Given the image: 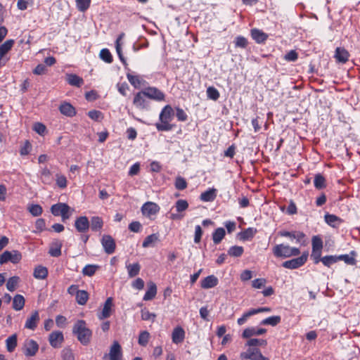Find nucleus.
Instances as JSON below:
<instances>
[{
  "label": "nucleus",
  "mask_w": 360,
  "mask_h": 360,
  "mask_svg": "<svg viewBox=\"0 0 360 360\" xmlns=\"http://www.w3.org/2000/svg\"><path fill=\"white\" fill-rule=\"evenodd\" d=\"M338 262L344 261L347 264L355 265L356 261L354 257H350L349 255H338Z\"/></svg>",
  "instance_id": "obj_59"
},
{
  "label": "nucleus",
  "mask_w": 360,
  "mask_h": 360,
  "mask_svg": "<svg viewBox=\"0 0 360 360\" xmlns=\"http://www.w3.org/2000/svg\"><path fill=\"white\" fill-rule=\"evenodd\" d=\"M312 250H322L323 248V240L319 236H314L311 240Z\"/></svg>",
  "instance_id": "obj_50"
},
{
  "label": "nucleus",
  "mask_w": 360,
  "mask_h": 360,
  "mask_svg": "<svg viewBox=\"0 0 360 360\" xmlns=\"http://www.w3.org/2000/svg\"><path fill=\"white\" fill-rule=\"evenodd\" d=\"M101 243L105 253L111 255L115 252L116 243L110 235L104 234L101 238Z\"/></svg>",
  "instance_id": "obj_9"
},
{
  "label": "nucleus",
  "mask_w": 360,
  "mask_h": 360,
  "mask_svg": "<svg viewBox=\"0 0 360 360\" xmlns=\"http://www.w3.org/2000/svg\"><path fill=\"white\" fill-rule=\"evenodd\" d=\"M252 38L257 43H264L268 38V35L263 31L254 28L250 32Z\"/></svg>",
  "instance_id": "obj_25"
},
{
  "label": "nucleus",
  "mask_w": 360,
  "mask_h": 360,
  "mask_svg": "<svg viewBox=\"0 0 360 360\" xmlns=\"http://www.w3.org/2000/svg\"><path fill=\"white\" fill-rule=\"evenodd\" d=\"M175 207L178 212H181L188 209V203L186 200H178L175 203Z\"/></svg>",
  "instance_id": "obj_58"
},
{
  "label": "nucleus",
  "mask_w": 360,
  "mask_h": 360,
  "mask_svg": "<svg viewBox=\"0 0 360 360\" xmlns=\"http://www.w3.org/2000/svg\"><path fill=\"white\" fill-rule=\"evenodd\" d=\"M206 92L207 98L212 101L218 100L220 96L219 91L214 86H209Z\"/></svg>",
  "instance_id": "obj_47"
},
{
  "label": "nucleus",
  "mask_w": 360,
  "mask_h": 360,
  "mask_svg": "<svg viewBox=\"0 0 360 360\" xmlns=\"http://www.w3.org/2000/svg\"><path fill=\"white\" fill-rule=\"evenodd\" d=\"M39 350L38 343L32 340L27 339L23 345V353L26 356H34Z\"/></svg>",
  "instance_id": "obj_10"
},
{
  "label": "nucleus",
  "mask_w": 360,
  "mask_h": 360,
  "mask_svg": "<svg viewBox=\"0 0 360 360\" xmlns=\"http://www.w3.org/2000/svg\"><path fill=\"white\" fill-rule=\"evenodd\" d=\"M72 333L83 345H87L92 335L91 330L86 326L84 320H78L73 326Z\"/></svg>",
  "instance_id": "obj_2"
},
{
  "label": "nucleus",
  "mask_w": 360,
  "mask_h": 360,
  "mask_svg": "<svg viewBox=\"0 0 360 360\" xmlns=\"http://www.w3.org/2000/svg\"><path fill=\"white\" fill-rule=\"evenodd\" d=\"M90 222V227L93 231H100L103 226V221L101 217L95 216L91 217Z\"/></svg>",
  "instance_id": "obj_33"
},
{
  "label": "nucleus",
  "mask_w": 360,
  "mask_h": 360,
  "mask_svg": "<svg viewBox=\"0 0 360 360\" xmlns=\"http://www.w3.org/2000/svg\"><path fill=\"white\" fill-rule=\"evenodd\" d=\"M100 58L105 62L110 63L112 62V56L110 51L107 49H103L100 52Z\"/></svg>",
  "instance_id": "obj_54"
},
{
  "label": "nucleus",
  "mask_w": 360,
  "mask_h": 360,
  "mask_svg": "<svg viewBox=\"0 0 360 360\" xmlns=\"http://www.w3.org/2000/svg\"><path fill=\"white\" fill-rule=\"evenodd\" d=\"M89 299V294L86 290H80L76 295V301L79 305H84Z\"/></svg>",
  "instance_id": "obj_42"
},
{
  "label": "nucleus",
  "mask_w": 360,
  "mask_h": 360,
  "mask_svg": "<svg viewBox=\"0 0 360 360\" xmlns=\"http://www.w3.org/2000/svg\"><path fill=\"white\" fill-rule=\"evenodd\" d=\"M28 211L34 217H39L43 212L42 207L38 204H32L28 207Z\"/></svg>",
  "instance_id": "obj_49"
},
{
  "label": "nucleus",
  "mask_w": 360,
  "mask_h": 360,
  "mask_svg": "<svg viewBox=\"0 0 360 360\" xmlns=\"http://www.w3.org/2000/svg\"><path fill=\"white\" fill-rule=\"evenodd\" d=\"M314 184L316 189H323L326 187V179L321 174H316L314 176Z\"/></svg>",
  "instance_id": "obj_41"
},
{
  "label": "nucleus",
  "mask_w": 360,
  "mask_h": 360,
  "mask_svg": "<svg viewBox=\"0 0 360 360\" xmlns=\"http://www.w3.org/2000/svg\"><path fill=\"white\" fill-rule=\"evenodd\" d=\"M76 230L79 233H86L90 227V222L86 216L77 217L75 221Z\"/></svg>",
  "instance_id": "obj_15"
},
{
  "label": "nucleus",
  "mask_w": 360,
  "mask_h": 360,
  "mask_svg": "<svg viewBox=\"0 0 360 360\" xmlns=\"http://www.w3.org/2000/svg\"><path fill=\"white\" fill-rule=\"evenodd\" d=\"M128 228L131 232L139 233L141 231L142 225L139 221H135L130 223Z\"/></svg>",
  "instance_id": "obj_63"
},
{
  "label": "nucleus",
  "mask_w": 360,
  "mask_h": 360,
  "mask_svg": "<svg viewBox=\"0 0 360 360\" xmlns=\"http://www.w3.org/2000/svg\"><path fill=\"white\" fill-rule=\"evenodd\" d=\"M98 269H99L98 265L87 264L83 268L82 274L84 276H92Z\"/></svg>",
  "instance_id": "obj_46"
},
{
  "label": "nucleus",
  "mask_w": 360,
  "mask_h": 360,
  "mask_svg": "<svg viewBox=\"0 0 360 360\" xmlns=\"http://www.w3.org/2000/svg\"><path fill=\"white\" fill-rule=\"evenodd\" d=\"M266 345H267V342L266 340L257 339V338L250 339L245 343V346H248L249 347H255L256 346L264 347Z\"/></svg>",
  "instance_id": "obj_44"
},
{
  "label": "nucleus",
  "mask_w": 360,
  "mask_h": 360,
  "mask_svg": "<svg viewBox=\"0 0 360 360\" xmlns=\"http://www.w3.org/2000/svg\"><path fill=\"white\" fill-rule=\"evenodd\" d=\"M157 294V286L153 282H150L148 283V288L146 290L144 296L143 300L148 301L153 300Z\"/></svg>",
  "instance_id": "obj_31"
},
{
  "label": "nucleus",
  "mask_w": 360,
  "mask_h": 360,
  "mask_svg": "<svg viewBox=\"0 0 360 360\" xmlns=\"http://www.w3.org/2000/svg\"><path fill=\"white\" fill-rule=\"evenodd\" d=\"M51 175V173L50 170L46 167L44 168L41 173L42 182L44 184H50L52 181Z\"/></svg>",
  "instance_id": "obj_53"
},
{
  "label": "nucleus",
  "mask_w": 360,
  "mask_h": 360,
  "mask_svg": "<svg viewBox=\"0 0 360 360\" xmlns=\"http://www.w3.org/2000/svg\"><path fill=\"white\" fill-rule=\"evenodd\" d=\"M307 258L308 252H305L302 253V255L300 257L292 259L290 260L285 261L282 264V266L286 269H295L303 266L307 262Z\"/></svg>",
  "instance_id": "obj_6"
},
{
  "label": "nucleus",
  "mask_w": 360,
  "mask_h": 360,
  "mask_svg": "<svg viewBox=\"0 0 360 360\" xmlns=\"http://www.w3.org/2000/svg\"><path fill=\"white\" fill-rule=\"evenodd\" d=\"M325 221L328 225L333 227H335L342 221V220L336 215L330 214H326L325 215Z\"/></svg>",
  "instance_id": "obj_40"
},
{
  "label": "nucleus",
  "mask_w": 360,
  "mask_h": 360,
  "mask_svg": "<svg viewBox=\"0 0 360 360\" xmlns=\"http://www.w3.org/2000/svg\"><path fill=\"white\" fill-rule=\"evenodd\" d=\"M17 343L18 336L15 333L9 336L6 340L7 351L9 352H13L17 347Z\"/></svg>",
  "instance_id": "obj_35"
},
{
  "label": "nucleus",
  "mask_w": 360,
  "mask_h": 360,
  "mask_svg": "<svg viewBox=\"0 0 360 360\" xmlns=\"http://www.w3.org/2000/svg\"><path fill=\"white\" fill-rule=\"evenodd\" d=\"M49 341L53 348L60 347L64 341L63 333L61 331H53L49 335Z\"/></svg>",
  "instance_id": "obj_14"
},
{
  "label": "nucleus",
  "mask_w": 360,
  "mask_h": 360,
  "mask_svg": "<svg viewBox=\"0 0 360 360\" xmlns=\"http://www.w3.org/2000/svg\"><path fill=\"white\" fill-rule=\"evenodd\" d=\"M19 281L20 278L18 276L11 277L7 281L6 288L11 292L14 291L16 289Z\"/></svg>",
  "instance_id": "obj_48"
},
{
  "label": "nucleus",
  "mask_w": 360,
  "mask_h": 360,
  "mask_svg": "<svg viewBox=\"0 0 360 360\" xmlns=\"http://www.w3.org/2000/svg\"><path fill=\"white\" fill-rule=\"evenodd\" d=\"M266 329H265V328L256 329L254 327L247 328L243 330V332L242 333V337L243 338H250V337H252L253 335H263V334L266 333Z\"/></svg>",
  "instance_id": "obj_27"
},
{
  "label": "nucleus",
  "mask_w": 360,
  "mask_h": 360,
  "mask_svg": "<svg viewBox=\"0 0 360 360\" xmlns=\"http://www.w3.org/2000/svg\"><path fill=\"white\" fill-rule=\"evenodd\" d=\"M14 40L8 39L6 40L4 44L0 45V59H4V56L13 47Z\"/></svg>",
  "instance_id": "obj_37"
},
{
  "label": "nucleus",
  "mask_w": 360,
  "mask_h": 360,
  "mask_svg": "<svg viewBox=\"0 0 360 360\" xmlns=\"http://www.w3.org/2000/svg\"><path fill=\"white\" fill-rule=\"evenodd\" d=\"M143 93L146 97L156 101H162L165 98V94L154 86H149L146 88L144 90H143Z\"/></svg>",
  "instance_id": "obj_8"
},
{
  "label": "nucleus",
  "mask_w": 360,
  "mask_h": 360,
  "mask_svg": "<svg viewBox=\"0 0 360 360\" xmlns=\"http://www.w3.org/2000/svg\"><path fill=\"white\" fill-rule=\"evenodd\" d=\"M243 252L244 249L242 246L233 245L229 249L228 254L231 257H239L243 255Z\"/></svg>",
  "instance_id": "obj_43"
},
{
  "label": "nucleus",
  "mask_w": 360,
  "mask_h": 360,
  "mask_svg": "<svg viewBox=\"0 0 360 360\" xmlns=\"http://www.w3.org/2000/svg\"><path fill=\"white\" fill-rule=\"evenodd\" d=\"M33 130L38 134L42 136L44 134L46 130V127L44 124L41 122H36L34 124Z\"/></svg>",
  "instance_id": "obj_62"
},
{
  "label": "nucleus",
  "mask_w": 360,
  "mask_h": 360,
  "mask_svg": "<svg viewBox=\"0 0 360 360\" xmlns=\"http://www.w3.org/2000/svg\"><path fill=\"white\" fill-rule=\"evenodd\" d=\"M174 185L177 190L182 191L187 187V182L184 178L181 176H177L176 178Z\"/></svg>",
  "instance_id": "obj_57"
},
{
  "label": "nucleus",
  "mask_w": 360,
  "mask_h": 360,
  "mask_svg": "<svg viewBox=\"0 0 360 360\" xmlns=\"http://www.w3.org/2000/svg\"><path fill=\"white\" fill-rule=\"evenodd\" d=\"M218 283V278L214 275H210L201 281V287L204 289H209L217 285Z\"/></svg>",
  "instance_id": "obj_26"
},
{
  "label": "nucleus",
  "mask_w": 360,
  "mask_h": 360,
  "mask_svg": "<svg viewBox=\"0 0 360 360\" xmlns=\"http://www.w3.org/2000/svg\"><path fill=\"white\" fill-rule=\"evenodd\" d=\"M281 321V317L280 316H272L266 319H263L261 321L262 325L276 326Z\"/></svg>",
  "instance_id": "obj_38"
},
{
  "label": "nucleus",
  "mask_w": 360,
  "mask_h": 360,
  "mask_svg": "<svg viewBox=\"0 0 360 360\" xmlns=\"http://www.w3.org/2000/svg\"><path fill=\"white\" fill-rule=\"evenodd\" d=\"M70 210V207L68 204L63 202L54 204L51 207V212L52 214L56 217L61 216V214Z\"/></svg>",
  "instance_id": "obj_17"
},
{
  "label": "nucleus",
  "mask_w": 360,
  "mask_h": 360,
  "mask_svg": "<svg viewBox=\"0 0 360 360\" xmlns=\"http://www.w3.org/2000/svg\"><path fill=\"white\" fill-rule=\"evenodd\" d=\"M149 338H150V333L146 330L142 331L140 333V334L139 335L138 342L140 345L144 347L148 344Z\"/></svg>",
  "instance_id": "obj_51"
},
{
  "label": "nucleus",
  "mask_w": 360,
  "mask_h": 360,
  "mask_svg": "<svg viewBox=\"0 0 360 360\" xmlns=\"http://www.w3.org/2000/svg\"><path fill=\"white\" fill-rule=\"evenodd\" d=\"M240 358L241 360H269L257 347H249L245 352L240 354Z\"/></svg>",
  "instance_id": "obj_4"
},
{
  "label": "nucleus",
  "mask_w": 360,
  "mask_h": 360,
  "mask_svg": "<svg viewBox=\"0 0 360 360\" xmlns=\"http://www.w3.org/2000/svg\"><path fill=\"white\" fill-rule=\"evenodd\" d=\"M338 262V255H327L322 257L321 262L327 267H330Z\"/></svg>",
  "instance_id": "obj_45"
},
{
  "label": "nucleus",
  "mask_w": 360,
  "mask_h": 360,
  "mask_svg": "<svg viewBox=\"0 0 360 360\" xmlns=\"http://www.w3.org/2000/svg\"><path fill=\"white\" fill-rule=\"evenodd\" d=\"M174 115V110L170 105H165L161 110L159 120L160 122L155 123L158 131H168L173 129L176 125L170 124Z\"/></svg>",
  "instance_id": "obj_1"
},
{
  "label": "nucleus",
  "mask_w": 360,
  "mask_h": 360,
  "mask_svg": "<svg viewBox=\"0 0 360 360\" xmlns=\"http://www.w3.org/2000/svg\"><path fill=\"white\" fill-rule=\"evenodd\" d=\"M159 240V234L158 233H153L148 236L143 240L142 243L143 248H148L150 246H153V244Z\"/></svg>",
  "instance_id": "obj_39"
},
{
  "label": "nucleus",
  "mask_w": 360,
  "mask_h": 360,
  "mask_svg": "<svg viewBox=\"0 0 360 360\" xmlns=\"http://www.w3.org/2000/svg\"><path fill=\"white\" fill-rule=\"evenodd\" d=\"M126 269L127 270L129 277L134 278L139 274L141 270V265L139 262L134 264H126Z\"/></svg>",
  "instance_id": "obj_29"
},
{
  "label": "nucleus",
  "mask_w": 360,
  "mask_h": 360,
  "mask_svg": "<svg viewBox=\"0 0 360 360\" xmlns=\"http://www.w3.org/2000/svg\"><path fill=\"white\" fill-rule=\"evenodd\" d=\"M217 192L216 188H209L200 194V199L203 202H212L217 197Z\"/></svg>",
  "instance_id": "obj_28"
},
{
  "label": "nucleus",
  "mask_w": 360,
  "mask_h": 360,
  "mask_svg": "<svg viewBox=\"0 0 360 360\" xmlns=\"http://www.w3.org/2000/svg\"><path fill=\"white\" fill-rule=\"evenodd\" d=\"M22 259V254L16 250L12 251L6 250L0 255V264L11 262L13 264H18Z\"/></svg>",
  "instance_id": "obj_5"
},
{
  "label": "nucleus",
  "mask_w": 360,
  "mask_h": 360,
  "mask_svg": "<svg viewBox=\"0 0 360 360\" xmlns=\"http://www.w3.org/2000/svg\"><path fill=\"white\" fill-rule=\"evenodd\" d=\"M273 254L276 257L288 258L292 256H298L300 250L298 248L290 247L285 244L276 245L273 249Z\"/></svg>",
  "instance_id": "obj_3"
},
{
  "label": "nucleus",
  "mask_w": 360,
  "mask_h": 360,
  "mask_svg": "<svg viewBox=\"0 0 360 360\" xmlns=\"http://www.w3.org/2000/svg\"><path fill=\"white\" fill-rule=\"evenodd\" d=\"M127 78L129 83L135 88L139 89L145 82L140 75H134L129 69H127Z\"/></svg>",
  "instance_id": "obj_21"
},
{
  "label": "nucleus",
  "mask_w": 360,
  "mask_h": 360,
  "mask_svg": "<svg viewBox=\"0 0 360 360\" xmlns=\"http://www.w3.org/2000/svg\"><path fill=\"white\" fill-rule=\"evenodd\" d=\"M62 357L63 360H75V356L70 349L65 348L62 351Z\"/></svg>",
  "instance_id": "obj_64"
},
{
  "label": "nucleus",
  "mask_w": 360,
  "mask_h": 360,
  "mask_svg": "<svg viewBox=\"0 0 360 360\" xmlns=\"http://www.w3.org/2000/svg\"><path fill=\"white\" fill-rule=\"evenodd\" d=\"M88 116L96 122H100L103 118V113L97 110H92L88 112Z\"/></svg>",
  "instance_id": "obj_55"
},
{
  "label": "nucleus",
  "mask_w": 360,
  "mask_h": 360,
  "mask_svg": "<svg viewBox=\"0 0 360 360\" xmlns=\"http://www.w3.org/2000/svg\"><path fill=\"white\" fill-rule=\"evenodd\" d=\"M349 57V52L343 47H338L335 49V58L338 62L345 63Z\"/></svg>",
  "instance_id": "obj_23"
},
{
  "label": "nucleus",
  "mask_w": 360,
  "mask_h": 360,
  "mask_svg": "<svg viewBox=\"0 0 360 360\" xmlns=\"http://www.w3.org/2000/svg\"><path fill=\"white\" fill-rule=\"evenodd\" d=\"M185 338V331L181 326H177L174 328L172 333V340L174 344L181 343Z\"/></svg>",
  "instance_id": "obj_20"
},
{
  "label": "nucleus",
  "mask_w": 360,
  "mask_h": 360,
  "mask_svg": "<svg viewBox=\"0 0 360 360\" xmlns=\"http://www.w3.org/2000/svg\"><path fill=\"white\" fill-rule=\"evenodd\" d=\"M39 314L37 311H34L30 317L27 318L25 324V328L34 330L37 327V323L39 321Z\"/></svg>",
  "instance_id": "obj_19"
},
{
  "label": "nucleus",
  "mask_w": 360,
  "mask_h": 360,
  "mask_svg": "<svg viewBox=\"0 0 360 360\" xmlns=\"http://www.w3.org/2000/svg\"><path fill=\"white\" fill-rule=\"evenodd\" d=\"M107 356L109 357L110 359H122V347L120 343L117 341H114L112 345L110 348V352L108 354H105L104 358Z\"/></svg>",
  "instance_id": "obj_11"
},
{
  "label": "nucleus",
  "mask_w": 360,
  "mask_h": 360,
  "mask_svg": "<svg viewBox=\"0 0 360 360\" xmlns=\"http://www.w3.org/2000/svg\"><path fill=\"white\" fill-rule=\"evenodd\" d=\"M113 306V299L110 297H108L104 303L103 310L100 314H98V319L102 320L108 319L111 315L112 307Z\"/></svg>",
  "instance_id": "obj_16"
},
{
  "label": "nucleus",
  "mask_w": 360,
  "mask_h": 360,
  "mask_svg": "<svg viewBox=\"0 0 360 360\" xmlns=\"http://www.w3.org/2000/svg\"><path fill=\"white\" fill-rule=\"evenodd\" d=\"M226 235V231L224 228L219 227L215 229L212 233L213 243L217 245L221 243Z\"/></svg>",
  "instance_id": "obj_36"
},
{
  "label": "nucleus",
  "mask_w": 360,
  "mask_h": 360,
  "mask_svg": "<svg viewBox=\"0 0 360 360\" xmlns=\"http://www.w3.org/2000/svg\"><path fill=\"white\" fill-rule=\"evenodd\" d=\"M58 109L61 114L69 117H74L77 113L75 107L68 102L62 103Z\"/></svg>",
  "instance_id": "obj_18"
},
{
  "label": "nucleus",
  "mask_w": 360,
  "mask_h": 360,
  "mask_svg": "<svg viewBox=\"0 0 360 360\" xmlns=\"http://www.w3.org/2000/svg\"><path fill=\"white\" fill-rule=\"evenodd\" d=\"M67 81L71 86L77 87H80L84 84L83 79L75 74L68 75Z\"/></svg>",
  "instance_id": "obj_34"
},
{
  "label": "nucleus",
  "mask_w": 360,
  "mask_h": 360,
  "mask_svg": "<svg viewBox=\"0 0 360 360\" xmlns=\"http://www.w3.org/2000/svg\"><path fill=\"white\" fill-rule=\"evenodd\" d=\"M63 246V243L59 240H56L53 241L50 245V248L49 250V254L51 257H58L61 255V248Z\"/></svg>",
  "instance_id": "obj_24"
},
{
  "label": "nucleus",
  "mask_w": 360,
  "mask_h": 360,
  "mask_svg": "<svg viewBox=\"0 0 360 360\" xmlns=\"http://www.w3.org/2000/svg\"><path fill=\"white\" fill-rule=\"evenodd\" d=\"M235 46L242 49H245L248 46V39L243 36H238L236 37L235 41Z\"/></svg>",
  "instance_id": "obj_56"
},
{
  "label": "nucleus",
  "mask_w": 360,
  "mask_h": 360,
  "mask_svg": "<svg viewBox=\"0 0 360 360\" xmlns=\"http://www.w3.org/2000/svg\"><path fill=\"white\" fill-rule=\"evenodd\" d=\"M141 319L144 321H150L151 320L153 322L155 321L156 315L154 313L150 312L146 309H143L141 311Z\"/></svg>",
  "instance_id": "obj_60"
},
{
  "label": "nucleus",
  "mask_w": 360,
  "mask_h": 360,
  "mask_svg": "<svg viewBox=\"0 0 360 360\" xmlns=\"http://www.w3.org/2000/svg\"><path fill=\"white\" fill-rule=\"evenodd\" d=\"M25 300L24 297L21 295L18 294L15 295L13 299L12 307L15 311H20L23 309L25 306Z\"/></svg>",
  "instance_id": "obj_32"
},
{
  "label": "nucleus",
  "mask_w": 360,
  "mask_h": 360,
  "mask_svg": "<svg viewBox=\"0 0 360 360\" xmlns=\"http://www.w3.org/2000/svg\"><path fill=\"white\" fill-rule=\"evenodd\" d=\"M278 235L282 237L289 238L291 240L293 239L296 240V243H300L301 245H304L306 244L305 241V234L299 231H281L278 232Z\"/></svg>",
  "instance_id": "obj_7"
},
{
  "label": "nucleus",
  "mask_w": 360,
  "mask_h": 360,
  "mask_svg": "<svg viewBox=\"0 0 360 360\" xmlns=\"http://www.w3.org/2000/svg\"><path fill=\"white\" fill-rule=\"evenodd\" d=\"M159 211L160 207L158 205L153 202H146L141 207L142 214L148 217L155 215Z\"/></svg>",
  "instance_id": "obj_13"
},
{
  "label": "nucleus",
  "mask_w": 360,
  "mask_h": 360,
  "mask_svg": "<svg viewBox=\"0 0 360 360\" xmlns=\"http://www.w3.org/2000/svg\"><path fill=\"white\" fill-rule=\"evenodd\" d=\"M257 232V230L255 228L249 227L243 231L239 232L238 233V237L240 240H250L254 238Z\"/></svg>",
  "instance_id": "obj_22"
},
{
  "label": "nucleus",
  "mask_w": 360,
  "mask_h": 360,
  "mask_svg": "<svg viewBox=\"0 0 360 360\" xmlns=\"http://www.w3.org/2000/svg\"><path fill=\"white\" fill-rule=\"evenodd\" d=\"M56 181L57 186L60 188H65L67 187V179L64 175L56 174Z\"/></svg>",
  "instance_id": "obj_61"
},
{
  "label": "nucleus",
  "mask_w": 360,
  "mask_h": 360,
  "mask_svg": "<svg viewBox=\"0 0 360 360\" xmlns=\"http://www.w3.org/2000/svg\"><path fill=\"white\" fill-rule=\"evenodd\" d=\"M77 9L81 12L86 11L91 4V0H75Z\"/></svg>",
  "instance_id": "obj_52"
},
{
  "label": "nucleus",
  "mask_w": 360,
  "mask_h": 360,
  "mask_svg": "<svg viewBox=\"0 0 360 360\" xmlns=\"http://www.w3.org/2000/svg\"><path fill=\"white\" fill-rule=\"evenodd\" d=\"M145 95L143 93V91L138 92L135 94L133 104L136 106V108L140 110H148L150 107L149 102L145 98Z\"/></svg>",
  "instance_id": "obj_12"
},
{
  "label": "nucleus",
  "mask_w": 360,
  "mask_h": 360,
  "mask_svg": "<svg viewBox=\"0 0 360 360\" xmlns=\"http://www.w3.org/2000/svg\"><path fill=\"white\" fill-rule=\"evenodd\" d=\"M48 273L46 267L39 265L34 268L33 276L37 279H45L48 276Z\"/></svg>",
  "instance_id": "obj_30"
}]
</instances>
